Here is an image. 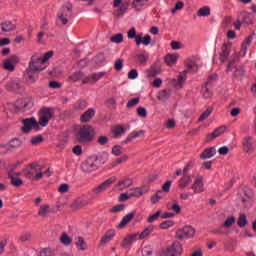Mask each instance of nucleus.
Here are the masks:
<instances>
[{
  "mask_svg": "<svg viewBox=\"0 0 256 256\" xmlns=\"http://www.w3.org/2000/svg\"><path fill=\"white\" fill-rule=\"evenodd\" d=\"M97 132L95 128L89 124L82 125L75 134V139L78 143H91L95 139Z\"/></svg>",
  "mask_w": 256,
  "mask_h": 256,
  "instance_id": "f257e3e1",
  "label": "nucleus"
},
{
  "mask_svg": "<svg viewBox=\"0 0 256 256\" xmlns=\"http://www.w3.org/2000/svg\"><path fill=\"white\" fill-rule=\"evenodd\" d=\"M23 175L30 181H41L43 179V166L32 164L29 168L23 170Z\"/></svg>",
  "mask_w": 256,
  "mask_h": 256,
  "instance_id": "f03ea898",
  "label": "nucleus"
},
{
  "mask_svg": "<svg viewBox=\"0 0 256 256\" xmlns=\"http://www.w3.org/2000/svg\"><path fill=\"white\" fill-rule=\"evenodd\" d=\"M237 61H239V54L234 51L227 65L226 72L229 73V71H232L234 77L241 78L243 75H245V69L241 65L235 66Z\"/></svg>",
  "mask_w": 256,
  "mask_h": 256,
  "instance_id": "7ed1b4c3",
  "label": "nucleus"
},
{
  "mask_svg": "<svg viewBox=\"0 0 256 256\" xmlns=\"http://www.w3.org/2000/svg\"><path fill=\"white\" fill-rule=\"evenodd\" d=\"M28 69L30 71L41 73L44 69H47V63L43 61V56L40 53H34L29 61Z\"/></svg>",
  "mask_w": 256,
  "mask_h": 256,
  "instance_id": "20e7f679",
  "label": "nucleus"
},
{
  "mask_svg": "<svg viewBox=\"0 0 256 256\" xmlns=\"http://www.w3.org/2000/svg\"><path fill=\"white\" fill-rule=\"evenodd\" d=\"M101 159V156H91L87 158L81 164V171H83V173H93V171H97V169H99V165H101Z\"/></svg>",
  "mask_w": 256,
  "mask_h": 256,
  "instance_id": "39448f33",
  "label": "nucleus"
},
{
  "mask_svg": "<svg viewBox=\"0 0 256 256\" xmlns=\"http://www.w3.org/2000/svg\"><path fill=\"white\" fill-rule=\"evenodd\" d=\"M183 255V244L181 242H173L160 252V256H181Z\"/></svg>",
  "mask_w": 256,
  "mask_h": 256,
  "instance_id": "423d86ee",
  "label": "nucleus"
},
{
  "mask_svg": "<svg viewBox=\"0 0 256 256\" xmlns=\"http://www.w3.org/2000/svg\"><path fill=\"white\" fill-rule=\"evenodd\" d=\"M54 111L52 108L44 107L39 111V125L41 127H47L49 125L50 119H53Z\"/></svg>",
  "mask_w": 256,
  "mask_h": 256,
  "instance_id": "0eeeda50",
  "label": "nucleus"
},
{
  "mask_svg": "<svg viewBox=\"0 0 256 256\" xmlns=\"http://www.w3.org/2000/svg\"><path fill=\"white\" fill-rule=\"evenodd\" d=\"M176 239L179 241H185V239H193L195 237V228L192 226H184L176 231Z\"/></svg>",
  "mask_w": 256,
  "mask_h": 256,
  "instance_id": "6e6552de",
  "label": "nucleus"
},
{
  "mask_svg": "<svg viewBox=\"0 0 256 256\" xmlns=\"http://www.w3.org/2000/svg\"><path fill=\"white\" fill-rule=\"evenodd\" d=\"M23 125L24 126L21 128L23 133H30L31 129H35L36 131H39V129H41L39 122H37L35 118L24 119Z\"/></svg>",
  "mask_w": 256,
  "mask_h": 256,
  "instance_id": "1a4fd4ad",
  "label": "nucleus"
},
{
  "mask_svg": "<svg viewBox=\"0 0 256 256\" xmlns=\"http://www.w3.org/2000/svg\"><path fill=\"white\" fill-rule=\"evenodd\" d=\"M238 201L242 203L243 207L251 206V190L241 188L238 191Z\"/></svg>",
  "mask_w": 256,
  "mask_h": 256,
  "instance_id": "9d476101",
  "label": "nucleus"
},
{
  "mask_svg": "<svg viewBox=\"0 0 256 256\" xmlns=\"http://www.w3.org/2000/svg\"><path fill=\"white\" fill-rule=\"evenodd\" d=\"M115 181H117V178L115 177L105 180L103 183L93 188L92 193H94V195H101V193H105V191H107V189H109V187H111Z\"/></svg>",
  "mask_w": 256,
  "mask_h": 256,
  "instance_id": "9b49d317",
  "label": "nucleus"
},
{
  "mask_svg": "<svg viewBox=\"0 0 256 256\" xmlns=\"http://www.w3.org/2000/svg\"><path fill=\"white\" fill-rule=\"evenodd\" d=\"M19 63V56L12 55L9 58L3 60V69L5 71H9L10 73H13L15 71V66Z\"/></svg>",
  "mask_w": 256,
  "mask_h": 256,
  "instance_id": "f8f14e48",
  "label": "nucleus"
},
{
  "mask_svg": "<svg viewBox=\"0 0 256 256\" xmlns=\"http://www.w3.org/2000/svg\"><path fill=\"white\" fill-rule=\"evenodd\" d=\"M103 77H105V72H97L90 74L82 79V85H95V83L103 79Z\"/></svg>",
  "mask_w": 256,
  "mask_h": 256,
  "instance_id": "ddd939ff",
  "label": "nucleus"
},
{
  "mask_svg": "<svg viewBox=\"0 0 256 256\" xmlns=\"http://www.w3.org/2000/svg\"><path fill=\"white\" fill-rule=\"evenodd\" d=\"M73 7L71 5L63 6L61 12L58 14V21H61L62 25L69 23L68 17H71V11Z\"/></svg>",
  "mask_w": 256,
  "mask_h": 256,
  "instance_id": "4468645a",
  "label": "nucleus"
},
{
  "mask_svg": "<svg viewBox=\"0 0 256 256\" xmlns=\"http://www.w3.org/2000/svg\"><path fill=\"white\" fill-rule=\"evenodd\" d=\"M233 49V45L229 42L224 43L221 47L220 52V61L221 63H225V61H228L229 55H231V50Z\"/></svg>",
  "mask_w": 256,
  "mask_h": 256,
  "instance_id": "2eb2a0df",
  "label": "nucleus"
},
{
  "mask_svg": "<svg viewBox=\"0 0 256 256\" xmlns=\"http://www.w3.org/2000/svg\"><path fill=\"white\" fill-rule=\"evenodd\" d=\"M191 189L195 194L203 193L205 191V184L203 183V176H198L194 180Z\"/></svg>",
  "mask_w": 256,
  "mask_h": 256,
  "instance_id": "dca6fc26",
  "label": "nucleus"
},
{
  "mask_svg": "<svg viewBox=\"0 0 256 256\" xmlns=\"http://www.w3.org/2000/svg\"><path fill=\"white\" fill-rule=\"evenodd\" d=\"M243 150L245 153H253L255 150V140L251 136H246L243 140Z\"/></svg>",
  "mask_w": 256,
  "mask_h": 256,
  "instance_id": "f3484780",
  "label": "nucleus"
},
{
  "mask_svg": "<svg viewBox=\"0 0 256 256\" xmlns=\"http://www.w3.org/2000/svg\"><path fill=\"white\" fill-rule=\"evenodd\" d=\"M35 73H39V72H35V71L31 70V68H28L25 71L24 79L28 85H33L39 79V76L35 75Z\"/></svg>",
  "mask_w": 256,
  "mask_h": 256,
  "instance_id": "a211bd4d",
  "label": "nucleus"
},
{
  "mask_svg": "<svg viewBox=\"0 0 256 256\" xmlns=\"http://www.w3.org/2000/svg\"><path fill=\"white\" fill-rule=\"evenodd\" d=\"M193 183V179H191V176L189 174H184L183 176L178 180V189H187Z\"/></svg>",
  "mask_w": 256,
  "mask_h": 256,
  "instance_id": "6ab92c4d",
  "label": "nucleus"
},
{
  "mask_svg": "<svg viewBox=\"0 0 256 256\" xmlns=\"http://www.w3.org/2000/svg\"><path fill=\"white\" fill-rule=\"evenodd\" d=\"M134 39L137 47H139V45L141 44L145 46L151 44V36L149 34L145 35L144 37L143 33L136 34V37Z\"/></svg>",
  "mask_w": 256,
  "mask_h": 256,
  "instance_id": "aec40b11",
  "label": "nucleus"
},
{
  "mask_svg": "<svg viewBox=\"0 0 256 256\" xmlns=\"http://www.w3.org/2000/svg\"><path fill=\"white\" fill-rule=\"evenodd\" d=\"M133 219H135V212L128 213L122 218L120 223L117 225V229H125V227H127V225H129V223L133 221Z\"/></svg>",
  "mask_w": 256,
  "mask_h": 256,
  "instance_id": "412c9836",
  "label": "nucleus"
},
{
  "mask_svg": "<svg viewBox=\"0 0 256 256\" xmlns=\"http://www.w3.org/2000/svg\"><path fill=\"white\" fill-rule=\"evenodd\" d=\"M238 18H240V20L242 21V23H245L246 25H252L255 17L253 16V14L249 13V12H241L238 15Z\"/></svg>",
  "mask_w": 256,
  "mask_h": 256,
  "instance_id": "4be33fe9",
  "label": "nucleus"
},
{
  "mask_svg": "<svg viewBox=\"0 0 256 256\" xmlns=\"http://www.w3.org/2000/svg\"><path fill=\"white\" fill-rule=\"evenodd\" d=\"M225 126H220L216 128L212 133L207 134V141H213V139H217V137H220V135H223L225 133Z\"/></svg>",
  "mask_w": 256,
  "mask_h": 256,
  "instance_id": "5701e85b",
  "label": "nucleus"
},
{
  "mask_svg": "<svg viewBox=\"0 0 256 256\" xmlns=\"http://www.w3.org/2000/svg\"><path fill=\"white\" fill-rule=\"evenodd\" d=\"M93 117H95V109L89 108L80 116V121L81 123H89Z\"/></svg>",
  "mask_w": 256,
  "mask_h": 256,
  "instance_id": "b1692460",
  "label": "nucleus"
},
{
  "mask_svg": "<svg viewBox=\"0 0 256 256\" xmlns=\"http://www.w3.org/2000/svg\"><path fill=\"white\" fill-rule=\"evenodd\" d=\"M143 135H145V131L143 130L133 131L127 136V138L122 143H124V145H127V143H132L133 139H137Z\"/></svg>",
  "mask_w": 256,
  "mask_h": 256,
  "instance_id": "393cba45",
  "label": "nucleus"
},
{
  "mask_svg": "<svg viewBox=\"0 0 256 256\" xmlns=\"http://www.w3.org/2000/svg\"><path fill=\"white\" fill-rule=\"evenodd\" d=\"M8 89H10V91H14V93H23V91H25V87L23 86V84L18 81H13L8 84Z\"/></svg>",
  "mask_w": 256,
  "mask_h": 256,
  "instance_id": "a878e982",
  "label": "nucleus"
},
{
  "mask_svg": "<svg viewBox=\"0 0 256 256\" xmlns=\"http://www.w3.org/2000/svg\"><path fill=\"white\" fill-rule=\"evenodd\" d=\"M88 203L89 202H87L86 200L78 198L71 203L70 207L72 211H79V209H82V207H85V205H88Z\"/></svg>",
  "mask_w": 256,
  "mask_h": 256,
  "instance_id": "bb28decb",
  "label": "nucleus"
},
{
  "mask_svg": "<svg viewBox=\"0 0 256 256\" xmlns=\"http://www.w3.org/2000/svg\"><path fill=\"white\" fill-rule=\"evenodd\" d=\"M217 151L215 150L214 147L211 148H206L201 154H200V159L205 160V159H211V157H215Z\"/></svg>",
  "mask_w": 256,
  "mask_h": 256,
  "instance_id": "cd10ccee",
  "label": "nucleus"
},
{
  "mask_svg": "<svg viewBox=\"0 0 256 256\" xmlns=\"http://www.w3.org/2000/svg\"><path fill=\"white\" fill-rule=\"evenodd\" d=\"M185 81H187V74L184 72H181L178 75L177 80H175V83H174L175 89H181V87H183V85H185Z\"/></svg>",
  "mask_w": 256,
  "mask_h": 256,
  "instance_id": "c85d7f7f",
  "label": "nucleus"
},
{
  "mask_svg": "<svg viewBox=\"0 0 256 256\" xmlns=\"http://www.w3.org/2000/svg\"><path fill=\"white\" fill-rule=\"evenodd\" d=\"M135 241H137V234H130L123 239L121 247H129V245H133Z\"/></svg>",
  "mask_w": 256,
  "mask_h": 256,
  "instance_id": "c756f323",
  "label": "nucleus"
},
{
  "mask_svg": "<svg viewBox=\"0 0 256 256\" xmlns=\"http://www.w3.org/2000/svg\"><path fill=\"white\" fill-rule=\"evenodd\" d=\"M1 29L3 33H11V31H15V29H17V26H15L11 21H5L1 23Z\"/></svg>",
  "mask_w": 256,
  "mask_h": 256,
  "instance_id": "7c9ffc66",
  "label": "nucleus"
},
{
  "mask_svg": "<svg viewBox=\"0 0 256 256\" xmlns=\"http://www.w3.org/2000/svg\"><path fill=\"white\" fill-rule=\"evenodd\" d=\"M168 211H173L174 215H179L181 213V206L177 201L174 202H168L166 205Z\"/></svg>",
  "mask_w": 256,
  "mask_h": 256,
  "instance_id": "2f4dec72",
  "label": "nucleus"
},
{
  "mask_svg": "<svg viewBox=\"0 0 256 256\" xmlns=\"http://www.w3.org/2000/svg\"><path fill=\"white\" fill-rule=\"evenodd\" d=\"M51 215V206L49 204H42L38 211L39 217H49Z\"/></svg>",
  "mask_w": 256,
  "mask_h": 256,
  "instance_id": "473e14b6",
  "label": "nucleus"
},
{
  "mask_svg": "<svg viewBox=\"0 0 256 256\" xmlns=\"http://www.w3.org/2000/svg\"><path fill=\"white\" fill-rule=\"evenodd\" d=\"M186 67L187 69L184 70V73H197V69H199V67L197 66V63H195V61L193 60H188L186 63Z\"/></svg>",
  "mask_w": 256,
  "mask_h": 256,
  "instance_id": "72a5a7b5",
  "label": "nucleus"
},
{
  "mask_svg": "<svg viewBox=\"0 0 256 256\" xmlns=\"http://www.w3.org/2000/svg\"><path fill=\"white\" fill-rule=\"evenodd\" d=\"M85 77V73L82 71L74 72L68 77V81L70 83H77V81H81L82 78Z\"/></svg>",
  "mask_w": 256,
  "mask_h": 256,
  "instance_id": "f704fd0d",
  "label": "nucleus"
},
{
  "mask_svg": "<svg viewBox=\"0 0 256 256\" xmlns=\"http://www.w3.org/2000/svg\"><path fill=\"white\" fill-rule=\"evenodd\" d=\"M131 185H133L132 178H123L117 183V187H120V189H128V187H131Z\"/></svg>",
  "mask_w": 256,
  "mask_h": 256,
  "instance_id": "c9c22d12",
  "label": "nucleus"
},
{
  "mask_svg": "<svg viewBox=\"0 0 256 256\" xmlns=\"http://www.w3.org/2000/svg\"><path fill=\"white\" fill-rule=\"evenodd\" d=\"M113 237H115V230H108L101 238L100 243H102V245H105V243H109V241H112Z\"/></svg>",
  "mask_w": 256,
  "mask_h": 256,
  "instance_id": "e433bc0d",
  "label": "nucleus"
},
{
  "mask_svg": "<svg viewBox=\"0 0 256 256\" xmlns=\"http://www.w3.org/2000/svg\"><path fill=\"white\" fill-rule=\"evenodd\" d=\"M112 133H113L115 139H119V137H121V135L125 134V127H123L122 125L114 126L112 128Z\"/></svg>",
  "mask_w": 256,
  "mask_h": 256,
  "instance_id": "4c0bfd02",
  "label": "nucleus"
},
{
  "mask_svg": "<svg viewBox=\"0 0 256 256\" xmlns=\"http://www.w3.org/2000/svg\"><path fill=\"white\" fill-rule=\"evenodd\" d=\"M178 57L179 56L177 54H167L164 58L165 63L169 65V67H172V65H175L177 63Z\"/></svg>",
  "mask_w": 256,
  "mask_h": 256,
  "instance_id": "58836bf2",
  "label": "nucleus"
},
{
  "mask_svg": "<svg viewBox=\"0 0 256 256\" xmlns=\"http://www.w3.org/2000/svg\"><path fill=\"white\" fill-rule=\"evenodd\" d=\"M147 3H149V0H133L132 7L136 9V11H141Z\"/></svg>",
  "mask_w": 256,
  "mask_h": 256,
  "instance_id": "ea45409f",
  "label": "nucleus"
},
{
  "mask_svg": "<svg viewBox=\"0 0 256 256\" xmlns=\"http://www.w3.org/2000/svg\"><path fill=\"white\" fill-rule=\"evenodd\" d=\"M137 61L141 63L142 65H145L147 63V60L149 59V53L147 51H142L141 53L136 55Z\"/></svg>",
  "mask_w": 256,
  "mask_h": 256,
  "instance_id": "a19ab883",
  "label": "nucleus"
},
{
  "mask_svg": "<svg viewBox=\"0 0 256 256\" xmlns=\"http://www.w3.org/2000/svg\"><path fill=\"white\" fill-rule=\"evenodd\" d=\"M197 15L198 17H209V15H211V8L204 6L198 10Z\"/></svg>",
  "mask_w": 256,
  "mask_h": 256,
  "instance_id": "79ce46f5",
  "label": "nucleus"
},
{
  "mask_svg": "<svg viewBox=\"0 0 256 256\" xmlns=\"http://www.w3.org/2000/svg\"><path fill=\"white\" fill-rule=\"evenodd\" d=\"M76 247L79 251H87V243H85L83 237H78L76 239Z\"/></svg>",
  "mask_w": 256,
  "mask_h": 256,
  "instance_id": "37998d69",
  "label": "nucleus"
},
{
  "mask_svg": "<svg viewBox=\"0 0 256 256\" xmlns=\"http://www.w3.org/2000/svg\"><path fill=\"white\" fill-rule=\"evenodd\" d=\"M251 41H253V37H248L245 39V41L242 43L241 51L243 52L242 57H245L247 53V47L251 45Z\"/></svg>",
  "mask_w": 256,
  "mask_h": 256,
  "instance_id": "c03bdc74",
  "label": "nucleus"
},
{
  "mask_svg": "<svg viewBox=\"0 0 256 256\" xmlns=\"http://www.w3.org/2000/svg\"><path fill=\"white\" fill-rule=\"evenodd\" d=\"M201 93L204 99H211V97H213V92L209 89V85L207 84H205V86L202 87Z\"/></svg>",
  "mask_w": 256,
  "mask_h": 256,
  "instance_id": "a18cd8bd",
  "label": "nucleus"
},
{
  "mask_svg": "<svg viewBox=\"0 0 256 256\" xmlns=\"http://www.w3.org/2000/svg\"><path fill=\"white\" fill-rule=\"evenodd\" d=\"M144 194H145V192L140 187L132 188L130 190V196L131 197L139 198V197H142V195H144Z\"/></svg>",
  "mask_w": 256,
  "mask_h": 256,
  "instance_id": "49530a36",
  "label": "nucleus"
},
{
  "mask_svg": "<svg viewBox=\"0 0 256 256\" xmlns=\"http://www.w3.org/2000/svg\"><path fill=\"white\" fill-rule=\"evenodd\" d=\"M10 182L14 187H21L23 185V180L19 177H15L12 174H9Z\"/></svg>",
  "mask_w": 256,
  "mask_h": 256,
  "instance_id": "de8ad7c7",
  "label": "nucleus"
},
{
  "mask_svg": "<svg viewBox=\"0 0 256 256\" xmlns=\"http://www.w3.org/2000/svg\"><path fill=\"white\" fill-rule=\"evenodd\" d=\"M175 225V221L173 220H165L162 223H160L159 228L160 229H171V227H173Z\"/></svg>",
  "mask_w": 256,
  "mask_h": 256,
  "instance_id": "09e8293b",
  "label": "nucleus"
},
{
  "mask_svg": "<svg viewBox=\"0 0 256 256\" xmlns=\"http://www.w3.org/2000/svg\"><path fill=\"white\" fill-rule=\"evenodd\" d=\"M233 225H235V216H230L226 218V220L223 223V227H225L226 229H231Z\"/></svg>",
  "mask_w": 256,
  "mask_h": 256,
  "instance_id": "8fccbe9b",
  "label": "nucleus"
},
{
  "mask_svg": "<svg viewBox=\"0 0 256 256\" xmlns=\"http://www.w3.org/2000/svg\"><path fill=\"white\" fill-rule=\"evenodd\" d=\"M153 226H149L148 228L144 229L140 235H139V239H145L146 237H149V235H151L153 233Z\"/></svg>",
  "mask_w": 256,
  "mask_h": 256,
  "instance_id": "3c124183",
  "label": "nucleus"
},
{
  "mask_svg": "<svg viewBox=\"0 0 256 256\" xmlns=\"http://www.w3.org/2000/svg\"><path fill=\"white\" fill-rule=\"evenodd\" d=\"M87 108V102L84 100H79L74 104V109L76 111H83V109Z\"/></svg>",
  "mask_w": 256,
  "mask_h": 256,
  "instance_id": "603ef678",
  "label": "nucleus"
},
{
  "mask_svg": "<svg viewBox=\"0 0 256 256\" xmlns=\"http://www.w3.org/2000/svg\"><path fill=\"white\" fill-rule=\"evenodd\" d=\"M60 241H61V244H62V245L68 246V245H71V243L73 242V239H71V238L69 237V235H67V233H63V234L61 235V237H60Z\"/></svg>",
  "mask_w": 256,
  "mask_h": 256,
  "instance_id": "864d4df0",
  "label": "nucleus"
},
{
  "mask_svg": "<svg viewBox=\"0 0 256 256\" xmlns=\"http://www.w3.org/2000/svg\"><path fill=\"white\" fill-rule=\"evenodd\" d=\"M213 113V108L209 107L207 108L201 115L200 118L198 119L199 122L205 121L211 114Z\"/></svg>",
  "mask_w": 256,
  "mask_h": 256,
  "instance_id": "5fc2aeb1",
  "label": "nucleus"
},
{
  "mask_svg": "<svg viewBox=\"0 0 256 256\" xmlns=\"http://www.w3.org/2000/svg\"><path fill=\"white\" fill-rule=\"evenodd\" d=\"M123 147H121L120 145H115L112 148V155H115V157H120V155H123Z\"/></svg>",
  "mask_w": 256,
  "mask_h": 256,
  "instance_id": "6e6d98bb",
  "label": "nucleus"
},
{
  "mask_svg": "<svg viewBox=\"0 0 256 256\" xmlns=\"http://www.w3.org/2000/svg\"><path fill=\"white\" fill-rule=\"evenodd\" d=\"M247 223V216L245 214H240L237 222L238 227H245Z\"/></svg>",
  "mask_w": 256,
  "mask_h": 256,
  "instance_id": "4d7b16f0",
  "label": "nucleus"
},
{
  "mask_svg": "<svg viewBox=\"0 0 256 256\" xmlns=\"http://www.w3.org/2000/svg\"><path fill=\"white\" fill-rule=\"evenodd\" d=\"M161 193H163V191L158 190L156 192V195L151 196V203H153V205H155V203H159V201H161V199L163 198V196H161Z\"/></svg>",
  "mask_w": 256,
  "mask_h": 256,
  "instance_id": "13d9d810",
  "label": "nucleus"
},
{
  "mask_svg": "<svg viewBox=\"0 0 256 256\" xmlns=\"http://www.w3.org/2000/svg\"><path fill=\"white\" fill-rule=\"evenodd\" d=\"M140 98L139 97H136V98H132L130 99L127 104H126V107L128 109H131V107H135L136 105H139V102H140Z\"/></svg>",
  "mask_w": 256,
  "mask_h": 256,
  "instance_id": "bf43d9fd",
  "label": "nucleus"
},
{
  "mask_svg": "<svg viewBox=\"0 0 256 256\" xmlns=\"http://www.w3.org/2000/svg\"><path fill=\"white\" fill-rule=\"evenodd\" d=\"M110 41L112 43H123V34L122 33L115 34L110 38Z\"/></svg>",
  "mask_w": 256,
  "mask_h": 256,
  "instance_id": "052dcab7",
  "label": "nucleus"
},
{
  "mask_svg": "<svg viewBox=\"0 0 256 256\" xmlns=\"http://www.w3.org/2000/svg\"><path fill=\"white\" fill-rule=\"evenodd\" d=\"M161 217V210L156 211L155 214L151 215L147 219V223H154V221H157Z\"/></svg>",
  "mask_w": 256,
  "mask_h": 256,
  "instance_id": "680f3d73",
  "label": "nucleus"
},
{
  "mask_svg": "<svg viewBox=\"0 0 256 256\" xmlns=\"http://www.w3.org/2000/svg\"><path fill=\"white\" fill-rule=\"evenodd\" d=\"M193 167H195V160H191L186 164V166L183 169V173L187 175L189 171L193 169Z\"/></svg>",
  "mask_w": 256,
  "mask_h": 256,
  "instance_id": "e2e57ef3",
  "label": "nucleus"
},
{
  "mask_svg": "<svg viewBox=\"0 0 256 256\" xmlns=\"http://www.w3.org/2000/svg\"><path fill=\"white\" fill-rule=\"evenodd\" d=\"M185 7V3L183 1H178L174 8L171 10V13L175 14L177 11H181Z\"/></svg>",
  "mask_w": 256,
  "mask_h": 256,
  "instance_id": "0e129e2a",
  "label": "nucleus"
},
{
  "mask_svg": "<svg viewBox=\"0 0 256 256\" xmlns=\"http://www.w3.org/2000/svg\"><path fill=\"white\" fill-rule=\"evenodd\" d=\"M137 115L138 117H142L143 119H145V117H147V109H145V107L143 106L138 107Z\"/></svg>",
  "mask_w": 256,
  "mask_h": 256,
  "instance_id": "69168bd1",
  "label": "nucleus"
},
{
  "mask_svg": "<svg viewBox=\"0 0 256 256\" xmlns=\"http://www.w3.org/2000/svg\"><path fill=\"white\" fill-rule=\"evenodd\" d=\"M125 209L124 204H118L111 208L110 213H120V211H123Z\"/></svg>",
  "mask_w": 256,
  "mask_h": 256,
  "instance_id": "338daca9",
  "label": "nucleus"
},
{
  "mask_svg": "<svg viewBox=\"0 0 256 256\" xmlns=\"http://www.w3.org/2000/svg\"><path fill=\"white\" fill-rule=\"evenodd\" d=\"M40 256H54V254L50 248H44L42 251H40Z\"/></svg>",
  "mask_w": 256,
  "mask_h": 256,
  "instance_id": "774afa93",
  "label": "nucleus"
}]
</instances>
